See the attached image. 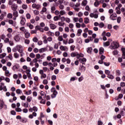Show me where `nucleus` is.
<instances>
[{
  "label": "nucleus",
  "mask_w": 125,
  "mask_h": 125,
  "mask_svg": "<svg viewBox=\"0 0 125 125\" xmlns=\"http://www.w3.org/2000/svg\"><path fill=\"white\" fill-rule=\"evenodd\" d=\"M69 6L72 7L73 9H74L75 11H76V12H79L80 11V6H81V3H76L75 4L74 2H71L69 3Z\"/></svg>",
  "instance_id": "nucleus-1"
},
{
  "label": "nucleus",
  "mask_w": 125,
  "mask_h": 125,
  "mask_svg": "<svg viewBox=\"0 0 125 125\" xmlns=\"http://www.w3.org/2000/svg\"><path fill=\"white\" fill-rule=\"evenodd\" d=\"M33 110L34 112H33L32 114L29 115L28 118H29V119H33L34 117H37V113L35 112H38V107L34 106L33 107Z\"/></svg>",
  "instance_id": "nucleus-2"
},
{
  "label": "nucleus",
  "mask_w": 125,
  "mask_h": 125,
  "mask_svg": "<svg viewBox=\"0 0 125 125\" xmlns=\"http://www.w3.org/2000/svg\"><path fill=\"white\" fill-rule=\"evenodd\" d=\"M112 48L113 49H115L116 48H118L119 46V44L117 42H112L111 43V45Z\"/></svg>",
  "instance_id": "nucleus-3"
},
{
  "label": "nucleus",
  "mask_w": 125,
  "mask_h": 125,
  "mask_svg": "<svg viewBox=\"0 0 125 125\" xmlns=\"http://www.w3.org/2000/svg\"><path fill=\"white\" fill-rule=\"evenodd\" d=\"M20 24L21 25V26H24L25 24H26V19L22 16L20 17Z\"/></svg>",
  "instance_id": "nucleus-4"
},
{
  "label": "nucleus",
  "mask_w": 125,
  "mask_h": 125,
  "mask_svg": "<svg viewBox=\"0 0 125 125\" xmlns=\"http://www.w3.org/2000/svg\"><path fill=\"white\" fill-rule=\"evenodd\" d=\"M16 48L18 51L20 52V53H22L23 52V48L21 45H18L16 46Z\"/></svg>",
  "instance_id": "nucleus-5"
},
{
  "label": "nucleus",
  "mask_w": 125,
  "mask_h": 125,
  "mask_svg": "<svg viewBox=\"0 0 125 125\" xmlns=\"http://www.w3.org/2000/svg\"><path fill=\"white\" fill-rule=\"evenodd\" d=\"M109 18L111 20H113V21L117 20V14L116 13L112 14L111 15H110V17Z\"/></svg>",
  "instance_id": "nucleus-6"
},
{
  "label": "nucleus",
  "mask_w": 125,
  "mask_h": 125,
  "mask_svg": "<svg viewBox=\"0 0 125 125\" xmlns=\"http://www.w3.org/2000/svg\"><path fill=\"white\" fill-rule=\"evenodd\" d=\"M11 7L12 10H13V11H16V10H17V8H18V6L17 5V4H13L11 5Z\"/></svg>",
  "instance_id": "nucleus-7"
},
{
  "label": "nucleus",
  "mask_w": 125,
  "mask_h": 125,
  "mask_svg": "<svg viewBox=\"0 0 125 125\" xmlns=\"http://www.w3.org/2000/svg\"><path fill=\"white\" fill-rule=\"evenodd\" d=\"M60 49L62 50V51H68V47L66 46L62 45L60 47Z\"/></svg>",
  "instance_id": "nucleus-8"
},
{
  "label": "nucleus",
  "mask_w": 125,
  "mask_h": 125,
  "mask_svg": "<svg viewBox=\"0 0 125 125\" xmlns=\"http://www.w3.org/2000/svg\"><path fill=\"white\" fill-rule=\"evenodd\" d=\"M14 40L16 42H19V41H20V40H21L20 36H19V35H16V36L14 37Z\"/></svg>",
  "instance_id": "nucleus-9"
},
{
  "label": "nucleus",
  "mask_w": 125,
  "mask_h": 125,
  "mask_svg": "<svg viewBox=\"0 0 125 125\" xmlns=\"http://www.w3.org/2000/svg\"><path fill=\"white\" fill-rule=\"evenodd\" d=\"M90 17H91V18H95V19H97L98 18V15L97 14H94L93 13H90L89 15Z\"/></svg>",
  "instance_id": "nucleus-10"
},
{
  "label": "nucleus",
  "mask_w": 125,
  "mask_h": 125,
  "mask_svg": "<svg viewBox=\"0 0 125 125\" xmlns=\"http://www.w3.org/2000/svg\"><path fill=\"white\" fill-rule=\"evenodd\" d=\"M24 34L25 35V38H26V39H29L30 36V33L27 31H25Z\"/></svg>",
  "instance_id": "nucleus-11"
},
{
  "label": "nucleus",
  "mask_w": 125,
  "mask_h": 125,
  "mask_svg": "<svg viewBox=\"0 0 125 125\" xmlns=\"http://www.w3.org/2000/svg\"><path fill=\"white\" fill-rule=\"evenodd\" d=\"M87 2V0H83L81 3L82 6H86Z\"/></svg>",
  "instance_id": "nucleus-12"
},
{
  "label": "nucleus",
  "mask_w": 125,
  "mask_h": 125,
  "mask_svg": "<svg viewBox=\"0 0 125 125\" xmlns=\"http://www.w3.org/2000/svg\"><path fill=\"white\" fill-rule=\"evenodd\" d=\"M57 94H58V92H57V91H55V92H53V94L51 96V98H52V99L55 98V97H56V95H57Z\"/></svg>",
  "instance_id": "nucleus-13"
},
{
  "label": "nucleus",
  "mask_w": 125,
  "mask_h": 125,
  "mask_svg": "<svg viewBox=\"0 0 125 125\" xmlns=\"http://www.w3.org/2000/svg\"><path fill=\"white\" fill-rule=\"evenodd\" d=\"M50 26V28L52 29V30H54L55 29H56L57 26L55 24H53V23H51L49 24Z\"/></svg>",
  "instance_id": "nucleus-14"
},
{
  "label": "nucleus",
  "mask_w": 125,
  "mask_h": 125,
  "mask_svg": "<svg viewBox=\"0 0 125 125\" xmlns=\"http://www.w3.org/2000/svg\"><path fill=\"white\" fill-rule=\"evenodd\" d=\"M47 11V9H46V8L43 7L42 8V11L40 12V14L42 15L43 14V13H44V12H46Z\"/></svg>",
  "instance_id": "nucleus-15"
},
{
  "label": "nucleus",
  "mask_w": 125,
  "mask_h": 125,
  "mask_svg": "<svg viewBox=\"0 0 125 125\" xmlns=\"http://www.w3.org/2000/svg\"><path fill=\"white\" fill-rule=\"evenodd\" d=\"M99 54H103L104 53V48L100 47L99 49Z\"/></svg>",
  "instance_id": "nucleus-16"
},
{
  "label": "nucleus",
  "mask_w": 125,
  "mask_h": 125,
  "mask_svg": "<svg viewBox=\"0 0 125 125\" xmlns=\"http://www.w3.org/2000/svg\"><path fill=\"white\" fill-rule=\"evenodd\" d=\"M13 16L16 18L18 17L19 16L18 12L17 11H14L13 13Z\"/></svg>",
  "instance_id": "nucleus-17"
},
{
  "label": "nucleus",
  "mask_w": 125,
  "mask_h": 125,
  "mask_svg": "<svg viewBox=\"0 0 125 125\" xmlns=\"http://www.w3.org/2000/svg\"><path fill=\"white\" fill-rule=\"evenodd\" d=\"M85 69H86L85 66H84L83 65H81L80 66V70L81 71V72H85Z\"/></svg>",
  "instance_id": "nucleus-18"
},
{
  "label": "nucleus",
  "mask_w": 125,
  "mask_h": 125,
  "mask_svg": "<svg viewBox=\"0 0 125 125\" xmlns=\"http://www.w3.org/2000/svg\"><path fill=\"white\" fill-rule=\"evenodd\" d=\"M3 105H4V102H3V101H0V109L1 110L2 108H3Z\"/></svg>",
  "instance_id": "nucleus-19"
},
{
  "label": "nucleus",
  "mask_w": 125,
  "mask_h": 125,
  "mask_svg": "<svg viewBox=\"0 0 125 125\" xmlns=\"http://www.w3.org/2000/svg\"><path fill=\"white\" fill-rule=\"evenodd\" d=\"M82 33H83V30L81 29H78L77 34V36H78V37H80V36H81V35L82 34Z\"/></svg>",
  "instance_id": "nucleus-20"
},
{
  "label": "nucleus",
  "mask_w": 125,
  "mask_h": 125,
  "mask_svg": "<svg viewBox=\"0 0 125 125\" xmlns=\"http://www.w3.org/2000/svg\"><path fill=\"white\" fill-rule=\"evenodd\" d=\"M5 75L6 77H9L10 76V73H9V70H7L5 71Z\"/></svg>",
  "instance_id": "nucleus-21"
},
{
  "label": "nucleus",
  "mask_w": 125,
  "mask_h": 125,
  "mask_svg": "<svg viewBox=\"0 0 125 125\" xmlns=\"http://www.w3.org/2000/svg\"><path fill=\"white\" fill-rule=\"evenodd\" d=\"M115 9L116 10V13L117 14H121V8L119 7H116Z\"/></svg>",
  "instance_id": "nucleus-22"
},
{
  "label": "nucleus",
  "mask_w": 125,
  "mask_h": 125,
  "mask_svg": "<svg viewBox=\"0 0 125 125\" xmlns=\"http://www.w3.org/2000/svg\"><path fill=\"white\" fill-rule=\"evenodd\" d=\"M79 62L80 63H83V62H86V59L83 58V59H79Z\"/></svg>",
  "instance_id": "nucleus-23"
},
{
  "label": "nucleus",
  "mask_w": 125,
  "mask_h": 125,
  "mask_svg": "<svg viewBox=\"0 0 125 125\" xmlns=\"http://www.w3.org/2000/svg\"><path fill=\"white\" fill-rule=\"evenodd\" d=\"M77 55H78V52H72L71 53V57H76Z\"/></svg>",
  "instance_id": "nucleus-24"
},
{
  "label": "nucleus",
  "mask_w": 125,
  "mask_h": 125,
  "mask_svg": "<svg viewBox=\"0 0 125 125\" xmlns=\"http://www.w3.org/2000/svg\"><path fill=\"white\" fill-rule=\"evenodd\" d=\"M56 10V8L55 7V6H52L51 8V12L52 13H54V11H55Z\"/></svg>",
  "instance_id": "nucleus-25"
},
{
  "label": "nucleus",
  "mask_w": 125,
  "mask_h": 125,
  "mask_svg": "<svg viewBox=\"0 0 125 125\" xmlns=\"http://www.w3.org/2000/svg\"><path fill=\"white\" fill-rule=\"evenodd\" d=\"M6 56V54L5 53H3L2 54H0V59H2L3 58H4Z\"/></svg>",
  "instance_id": "nucleus-26"
},
{
  "label": "nucleus",
  "mask_w": 125,
  "mask_h": 125,
  "mask_svg": "<svg viewBox=\"0 0 125 125\" xmlns=\"http://www.w3.org/2000/svg\"><path fill=\"white\" fill-rule=\"evenodd\" d=\"M99 4H100V2H99V1H96L94 3V6H95V7H97V6H98V5H99Z\"/></svg>",
  "instance_id": "nucleus-27"
},
{
  "label": "nucleus",
  "mask_w": 125,
  "mask_h": 125,
  "mask_svg": "<svg viewBox=\"0 0 125 125\" xmlns=\"http://www.w3.org/2000/svg\"><path fill=\"white\" fill-rule=\"evenodd\" d=\"M89 19H88V18H86L84 19V23H85V24H87L88 23H89Z\"/></svg>",
  "instance_id": "nucleus-28"
},
{
  "label": "nucleus",
  "mask_w": 125,
  "mask_h": 125,
  "mask_svg": "<svg viewBox=\"0 0 125 125\" xmlns=\"http://www.w3.org/2000/svg\"><path fill=\"white\" fill-rule=\"evenodd\" d=\"M10 40H9V38H5L4 39V42L5 43H8L10 41Z\"/></svg>",
  "instance_id": "nucleus-29"
},
{
  "label": "nucleus",
  "mask_w": 125,
  "mask_h": 125,
  "mask_svg": "<svg viewBox=\"0 0 125 125\" xmlns=\"http://www.w3.org/2000/svg\"><path fill=\"white\" fill-rule=\"evenodd\" d=\"M16 92L17 94H21L22 93V90L20 89H18L16 90Z\"/></svg>",
  "instance_id": "nucleus-30"
},
{
  "label": "nucleus",
  "mask_w": 125,
  "mask_h": 125,
  "mask_svg": "<svg viewBox=\"0 0 125 125\" xmlns=\"http://www.w3.org/2000/svg\"><path fill=\"white\" fill-rule=\"evenodd\" d=\"M23 106L24 108H28L29 107V103L26 102L24 103Z\"/></svg>",
  "instance_id": "nucleus-31"
},
{
  "label": "nucleus",
  "mask_w": 125,
  "mask_h": 125,
  "mask_svg": "<svg viewBox=\"0 0 125 125\" xmlns=\"http://www.w3.org/2000/svg\"><path fill=\"white\" fill-rule=\"evenodd\" d=\"M21 7L23 9L26 10L27 9V8H28V6L26 4H23L22 5Z\"/></svg>",
  "instance_id": "nucleus-32"
},
{
  "label": "nucleus",
  "mask_w": 125,
  "mask_h": 125,
  "mask_svg": "<svg viewBox=\"0 0 125 125\" xmlns=\"http://www.w3.org/2000/svg\"><path fill=\"white\" fill-rule=\"evenodd\" d=\"M34 14H35V15H39V14H40V11L37 10H35L33 11Z\"/></svg>",
  "instance_id": "nucleus-33"
},
{
  "label": "nucleus",
  "mask_w": 125,
  "mask_h": 125,
  "mask_svg": "<svg viewBox=\"0 0 125 125\" xmlns=\"http://www.w3.org/2000/svg\"><path fill=\"white\" fill-rule=\"evenodd\" d=\"M92 52V48L89 47L87 48V52H88V53H91Z\"/></svg>",
  "instance_id": "nucleus-34"
},
{
  "label": "nucleus",
  "mask_w": 125,
  "mask_h": 125,
  "mask_svg": "<svg viewBox=\"0 0 125 125\" xmlns=\"http://www.w3.org/2000/svg\"><path fill=\"white\" fill-rule=\"evenodd\" d=\"M45 78H46V74L44 73V74L41 75V79L42 80V79H45Z\"/></svg>",
  "instance_id": "nucleus-35"
},
{
  "label": "nucleus",
  "mask_w": 125,
  "mask_h": 125,
  "mask_svg": "<svg viewBox=\"0 0 125 125\" xmlns=\"http://www.w3.org/2000/svg\"><path fill=\"white\" fill-rule=\"evenodd\" d=\"M6 37L8 38V39H12V34H11V33H8L6 35Z\"/></svg>",
  "instance_id": "nucleus-36"
},
{
  "label": "nucleus",
  "mask_w": 125,
  "mask_h": 125,
  "mask_svg": "<svg viewBox=\"0 0 125 125\" xmlns=\"http://www.w3.org/2000/svg\"><path fill=\"white\" fill-rule=\"evenodd\" d=\"M104 46H109V45H110V42H104Z\"/></svg>",
  "instance_id": "nucleus-37"
},
{
  "label": "nucleus",
  "mask_w": 125,
  "mask_h": 125,
  "mask_svg": "<svg viewBox=\"0 0 125 125\" xmlns=\"http://www.w3.org/2000/svg\"><path fill=\"white\" fill-rule=\"evenodd\" d=\"M60 14L62 16L65 15V14H66V12L64 10H61L60 11Z\"/></svg>",
  "instance_id": "nucleus-38"
},
{
  "label": "nucleus",
  "mask_w": 125,
  "mask_h": 125,
  "mask_svg": "<svg viewBox=\"0 0 125 125\" xmlns=\"http://www.w3.org/2000/svg\"><path fill=\"white\" fill-rule=\"evenodd\" d=\"M16 111L18 112H22V109L20 107H17L16 108Z\"/></svg>",
  "instance_id": "nucleus-39"
},
{
  "label": "nucleus",
  "mask_w": 125,
  "mask_h": 125,
  "mask_svg": "<svg viewBox=\"0 0 125 125\" xmlns=\"http://www.w3.org/2000/svg\"><path fill=\"white\" fill-rule=\"evenodd\" d=\"M26 100L27 102H31L32 101V97H30V96L27 97Z\"/></svg>",
  "instance_id": "nucleus-40"
},
{
  "label": "nucleus",
  "mask_w": 125,
  "mask_h": 125,
  "mask_svg": "<svg viewBox=\"0 0 125 125\" xmlns=\"http://www.w3.org/2000/svg\"><path fill=\"white\" fill-rule=\"evenodd\" d=\"M4 86V83H1L0 84V90H2V87Z\"/></svg>",
  "instance_id": "nucleus-41"
},
{
  "label": "nucleus",
  "mask_w": 125,
  "mask_h": 125,
  "mask_svg": "<svg viewBox=\"0 0 125 125\" xmlns=\"http://www.w3.org/2000/svg\"><path fill=\"white\" fill-rule=\"evenodd\" d=\"M45 51V48H42L39 50V52L40 53H42V52H44Z\"/></svg>",
  "instance_id": "nucleus-42"
},
{
  "label": "nucleus",
  "mask_w": 125,
  "mask_h": 125,
  "mask_svg": "<svg viewBox=\"0 0 125 125\" xmlns=\"http://www.w3.org/2000/svg\"><path fill=\"white\" fill-rule=\"evenodd\" d=\"M35 56L36 55H35V54L33 53H31L29 55V57H31V58H35Z\"/></svg>",
  "instance_id": "nucleus-43"
},
{
  "label": "nucleus",
  "mask_w": 125,
  "mask_h": 125,
  "mask_svg": "<svg viewBox=\"0 0 125 125\" xmlns=\"http://www.w3.org/2000/svg\"><path fill=\"white\" fill-rule=\"evenodd\" d=\"M107 78L110 80H113L114 79V76H113V75L109 74L108 75Z\"/></svg>",
  "instance_id": "nucleus-44"
},
{
  "label": "nucleus",
  "mask_w": 125,
  "mask_h": 125,
  "mask_svg": "<svg viewBox=\"0 0 125 125\" xmlns=\"http://www.w3.org/2000/svg\"><path fill=\"white\" fill-rule=\"evenodd\" d=\"M65 25V23L60 21L58 22V25L60 26H63Z\"/></svg>",
  "instance_id": "nucleus-45"
},
{
  "label": "nucleus",
  "mask_w": 125,
  "mask_h": 125,
  "mask_svg": "<svg viewBox=\"0 0 125 125\" xmlns=\"http://www.w3.org/2000/svg\"><path fill=\"white\" fill-rule=\"evenodd\" d=\"M74 42V39H69L68 41V43L70 44V43H73Z\"/></svg>",
  "instance_id": "nucleus-46"
},
{
  "label": "nucleus",
  "mask_w": 125,
  "mask_h": 125,
  "mask_svg": "<svg viewBox=\"0 0 125 125\" xmlns=\"http://www.w3.org/2000/svg\"><path fill=\"white\" fill-rule=\"evenodd\" d=\"M65 21L66 23H70V22H71V20L69 18H65Z\"/></svg>",
  "instance_id": "nucleus-47"
},
{
  "label": "nucleus",
  "mask_w": 125,
  "mask_h": 125,
  "mask_svg": "<svg viewBox=\"0 0 125 125\" xmlns=\"http://www.w3.org/2000/svg\"><path fill=\"white\" fill-rule=\"evenodd\" d=\"M43 84H47L48 83V81L46 79H44L42 82Z\"/></svg>",
  "instance_id": "nucleus-48"
},
{
  "label": "nucleus",
  "mask_w": 125,
  "mask_h": 125,
  "mask_svg": "<svg viewBox=\"0 0 125 125\" xmlns=\"http://www.w3.org/2000/svg\"><path fill=\"white\" fill-rule=\"evenodd\" d=\"M33 42H39V39L37 37H34L33 39Z\"/></svg>",
  "instance_id": "nucleus-49"
},
{
  "label": "nucleus",
  "mask_w": 125,
  "mask_h": 125,
  "mask_svg": "<svg viewBox=\"0 0 125 125\" xmlns=\"http://www.w3.org/2000/svg\"><path fill=\"white\" fill-rule=\"evenodd\" d=\"M104 25V23L103 22H100V24H99V27H100V28H103Z\"/></svg>",
  "instance_id": "nucleus-50"
},
{
  "label": "nucleus",
  "mask_w": 125,
  "mask_h": 125,
  "mask_svg": "<svg viewBox=\"0 0 125 125\" xmlns=\"http://www.w3.org/2000/svg\"><path fill=\"white\" fill-rule=\"evenodd\" d=\"M85 10L87 11H90V7H89V6L86 5V7H85Z\"/></svg>",
  "instance_id": "nucleus-51"
},
{
  "label": "nucleus",
  "mask_w": 125,
  "mask_h": 125,
  "mask_svg": "<svg viewBox=\"0 0 125 125\" xmlns=\"http://www.w3.org/2000/svg\"><path fill=\"white\" fill-rule=\"evenodd\" d=\"M58 41L59 42H62L63 41V37H62V36H59L58 38Z\"/></svg>",
  "instance_id": "nucleus-52"
},
{
  "label": "nucleus",
  "mask_w": 125,
  "mask_h": 125,
  "mask_svg": "<svg viewBox=\"0 0 125 125\" xmlns=\"http://www.w3.org/2000/svg\"><path fill=\"white\" fill-rule=\"evenodd\" d=\"M59 7L60 9L63 10V9H64V5L60 4L59 5Z\"/></svg>",
  "instance_id": "nucleus-53"
},
{
  "label": "nucleus",
  "mask_w": 125,
  "mask_h": 125,
  "mask_svg": "<svg viewBox=\"0 0 125 125\" xmlns=\"http://www.w3.org/2000/svg\"><path fill=\"white\" fill-rule=\"evenodd\" d=\"M20 98L21 100H23V101L26 100V96L24 95L20 96Z\"/></svg>",
  "instance_id": "nucleus-54"
},
{
  "label": "nucleus",
  "mask_w": 125,
  "mask_h": 125,
  "mask_svg": "<svg viewBox=\"0 0 125 125\" xmlns=\"http://www.w3.org/2000/svg\"><path fill=\"white\" fill-rule=\"evenodd\" d=\"M55 35L56 36V37H59L60 36V32L56 31L55 32Z\"/></svg>",
  "instance_id": "nucleus-55"
},
{
  "label": "nucleus",
  "mask_w": 125,
  "mask_h": 125,
  "mask_svg": "<svg viewBox=\"0 0 125 125\" xmlns=\"http://www.w3.org/2000/svg\"><path fill=\"white\" fill-rule=\"evenodd\" d=\"M41 57H42V55L41 56V54H36V59H40V58H41Z\"/></svg>",
  "instance_id": "nucleus-56"
},
{
  "label": "nucleus",
  "mask_w": 125,
  "mask_h": 125,
  "mask_svg": "<svg viewBox=\"0 0 125 125\" xmlns=\"http://www.w3.org/2000/svg\"><path fill=\"white\" fill-rule=\"evenodd\" d=\"M105 73L106 74V75H107L108 76V75H110V74H111V72L108 70H105Z\"/></svg>",
  "instance_id": "nucleus-57"
},
{
  "label": "nucleus",
  "mask_w": 125,
  "mask_h": 125,
  "mask_svg": "<svg viewBox=\"0 0 125 125\" xmlns=\"http://www.w3.org/2000/svg\"><path fill=\"white\" fill-rule=\"evenodd\" d=\"M7 18H9V19H11L12 18V14H8L7 16Z\"/></svg>",
  "instance_id": "nucleus-58"
},
{
  "label": "nucleus",
  "mask_w": 125,
  "mask_h": 125,
  "mask_svg": "<svg viewBox=\"0 0 125 125\" xmlns=\"http://www.w3.org/2000/svg\"><path fill=\"white\" fill-rule=\"evenodd\" d=\"M24 43H26V44H29V43H30V40L28 39H25L24 40Z\"/></svg>",
  "instance_id": "nucleus-59"
},
{
  "label": "nucleus",
  "mask_w": 125,
  "mask_h": 125,
  "mask_svg": "<svg viewBox=\"0 0 125 125\" xmlns=\"http://www.w3.org/2000/svg\"><path fill=\"white\" fill-rule=\"evenodd\" d=\"M105 58H106V56H104V55H102L100 57V59L103 61L104 60Z\"/></svg>",
  "instance_id": "nucleus-60"
},
{
  "label": "nucleus",
  "mask_w": 125,
  "mask_h": 125,
  "mask_svg": "<svg viewBox=\"0 0 125 125\" xmlns=\"http://www.w3.org/2000/svg\"><path fill=\"white\" fill-rule=\"evenodd\" d=\"M68 27H69L70 29H73V28H74V24L70 23L68 25Z\"/></svg>",
  "instance_id": "nucleus-61"
},
{
  "label": "nucleus",
  "mask_w": 125,
  "mask_h": 125,
  "mask_svg": "<svg viewBox=\"0 0 125 125\" xmlns=\"http://www.w3.org/2000/svg\"><path fill=\"white\" fill-rule=\"evenodd\" d=\"M56 76L55 75H52V77H51V80L52 81H55V80H56Z\"/></svg>",
  "instance_id": "nucleus-62"
},
{
  "label": "nucleus",
  "mask_w": 125,
  "mask_h": 125,
  "mask_svg": "<svg viewBox=\"0 0 125 125\" xmlns=\"http://www.w3.org/2000/svg\"><path fill=\"white\" fill-rule=\"evenodd\" d=\"M27 19H30L31 18V15L30 13H27L26 15Z\"/></svg>",
  "instance_id": "nucleus-63"
},
{
  "label": "nucleus",
  "mask_w": 125,
  "mask_h": 125,
  "mask_svg": "<svg viewBox=\"0 0 125 125\" xmlns=\"http://www.w3.org/2000/svg\"><path fill=\"white\" fill-rule=\"evenodd\" d=\"M98 125H103V122H102L101 121H98Z\"/></svg>",
  "instance_id": "nucleus-64"
}]
</instances>
